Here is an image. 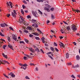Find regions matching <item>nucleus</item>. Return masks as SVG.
I'll use <instances>...</instances> for the list:
<instances>
[{
  "instance_id": "nucleus-1",
  "label": "nucleus",
  "mask_w": 80,
  "mask_h": 80,
  "mask_svg": "<svg viewBox=\"0 0 80 80\" xmlns=\"http://www.w3.org/2000/svg\"><path fill=\"white\" fill-rule=\"evenodd\" d=\"M1 63L2 64H4V65H5V63H7V64H9V62H8L5 61V60H0V65H1Z\"/></svg>"
},
{
  "instance_id": "nucleus-2",
  "label": "nucleus",
  "mask_w": 80,
  "mask_h": 80,
  "mask_svg": "<svg viewBox=\"0 0 80 80\" xmlns=\"http://www.w3.org/2000/svg\"><path fill=\"white\" fill-rule=\"evenodd\" d=\"M12 38L14 41H17V35L12 34Z\"/></svg>"
},
{
  "instance_id": "nucleus-3",
  "label": "nucleus",
  "mask_w": 80,
  "mask_h": 80,
  "mask_svg": "<svg viewBox=\"0 0 80 80\" xmlns=\"http://www.w3.org/2000/svg\"><path fill=\"white\" fill-rule=\"evenodd\" d=\"M72 29L73 30V31H74V32H75V31H76L77 30V28H76V26H75L74 25H72Z\"/></svg>"
},
{
  "instance_id": "nucleus-4",
  "label": "nucleus",
  "mask_w": 80,
  "mask_h": 80,
  "mask_svg": "<svg viewBox=\"0 0 80 80\" xmlns=\"http://www.w3.org/2000/svg\"><path fill=\"white\" fill-rule=\"evenodd\" d=\"M20 18L22 21L19 20V23H22L23 22V21L24 20V18H23L22 16H20Z\"/></svg>"
},
{
  "instance_id": "nucleus-5",
  "label": "nucleus",
  "mask_w": 80,
  "mask_h": 80,
  "mask_svg": "<svg viewBox=\"0 0 80 80\" xmlns=\"http://www.w3.org/2000/svg\"><path fill=\"white\" fill-rule=\"evenodd\" d=\"M0 25L1 27H5V26H6V27L8 26V25L7 24L5 23H1V24Z\"/></svg>"
},
{
  "instance_id": "nucleus-6",
  "label": "nucleus",
  "mask_w": 80,
  "mask_h": 80,
  "mask_svg": "<svg viewBox=\"0 0 80 80\" xmlns=\"http://www.w3.org/2000/svg\"><path fill=\"white\" fill-rule=\"evenodd\" d=\"M72 55V53H71L70 54L68 53H66V58H68V57H69V56L70 55Z\"/></svg>"
},
{
  "instance_id": "nucleus-7",
  "label": "nucleus",
  "mask_w": 80,
  "mask_h": 80,
  "mask_svg": "<svg viewBox=\"0 0 80 80\" xmlns=\"http://www.w3.org/2000/svg\"><path fill=\"white\" fill-rule=\"evenodd\" d=\"M59 44L60 45L61 48H62V47H63H63H65V46L64 45H63V44L62 42H60Z\"/></svg>"
},
{
  "instance_id": "nucleus-8",
  "label": "nucleus",
  "mask_w": 80,
  "mask_h": 80,
  "mask_svg": "<svg viewBox=\"0 0 80 80\" xmlns=\"http://www.w3.org/2000/svg\"><path fill=\"white\" fill-rule=\"evenodd\" d=\"M2 55L3 56V57L6 58V59H7V58L8 59H9V58H9V57H8L7 55H5V54H4V53H2Z\"/></svg>"
},
{
  "instance_id": "nucleus-9",
  "label": "nucleus",
  "mask_w": 80,
  "mask_h": 80,
  "mask_svg": "<svg viewBox=\"0 0 80 80\" xmlns=\"http://www.w3.org/2000/svg\"><path fill=\"white\" fill-rule=\"evenodd\" d=\"M29 50L30 51V52H34V50H33V48H29Z\"/></svg>"
},
{
  "instance_id": "nucleus-10",
  "label": "nucleus",
  "mask_w": 80,
  "mask_h": 80,
  "mask_svg": "<svg viewBox=\"0 0 80 80\" xmlns=\"http://www.w3.org/2000/svg\"><path fill=\"white\" fill-rule=\"evenodd\" d=\"M45 38L44 37H42L41 38V40H42V43H45Z\"/></svg>"
},
{
  "instance_id": "nucleus-11",
  "label": "nucleus",
  "mask_w": 80,
  "mask_h": 80,
  "mask_svg": "<svg viewBox=\"0 0 80 80\" xmlns=\"http://www.w3.org/2000/svg\"><path fill=\"white\" fill-rule=\"evenodd\" d=\"M8 47H9V48H11V49H12V50H13V46H12V45L10 44H9L8 45Z\"/></svg>"
},
{
  "instance_id": "nucleus-12",
  "label": "nucleus",
  "mask_w": 80,
  "mask_h": 80,
  "mask_svg": "<svg viewBox=\"0 0 80 80\" xmlns=\"http://www.w3.org/2000/svg\"><path fill=\"white\" fill-rule=\"evenodd\" d=\"M15 12H12V15L13 17H14V18H15L16 17V15H15Z\"/></svg>"
},
{
  "instance_id": "nucleus-13",
  "label": "nucleus",
  "mask_w": 80,
  "mask_h": 80,
  "mask_svg": "<svg viewBox=\"0 0 80 80\" xmlns=\"http://www.w3.org/2000/svg\"><path fill=\"white\" fill-rule=\"evenodd\" d=\"M72 68H78L79 67V65L78 64H77V65L74 66L73 65L72 67Z\"/></svg>"
},
{
  "instance_id": "nucleus-14",
  "label": "nucleus",
  "mask_w": 80,
  "mask_h": 80,
  "mask_svg": "<svg viewBox=\"0 0 80 80\" xmlns=\"http://www.w3.org/2000/svg\"><path fill=\"white\" fill-rule=\"evenodd\" d=\"M32 34L34 35H36V36H38L39 35V34L37 32H33L32 33Z\"/></svg>"
},
{
  "instance_id": "nucleus-15",
  "label": "nucleus",
  "mask_w": 80,
  "mask_h": 80,
  "mask_svg": "<svg viewBox=\"0 0 80 80\" xmlns=\"http://www.w3.org/2000/svg\"><path fill=\"white\" fill-rule=\"evenodd\" d=\"M37 31H38V32H40V33H41V34H42V35H43V33H42V31H40V30L38 28L37 29Z\"/></svg>"
},
{
  "instance_id": "nucleus-16",
  "label": "nucleus",
  "mask_w": 80,
  "mask_h": 80,
  "mask_svg": "<svg viewBox=\"0 0 80 80\" xmlns=\"http://www.w3.org/2000/svg\"><path fill=\"white\" fill-rule=\"evenodd\" d=\"M44 10H47L48 12H50V11L49 9L46 7H44Z\"/></svg>"
},
{
  "instance_id": "nucleus-17",
  "label": "nucleus",
  "mask_w": 80,
  "mask_h": 80,
  "mask_svg": "<svg viewBox=\"0 0 80 80\" xmlns=\"http://www.w3.org/2000/svg\"><path fill=\"white\" fill-rule=\"evenodd\" d=\"M31 22L32 23H35L37 22V20H35L34 19H32L31 20Z\"/></svg>"
},
{
  "instance_id": "nucleus-18",
  "label": "nucleus",
  "mask_w": 80,
  "mask_h": 80,
  "mask_svg": "<svg viewBox=\"0 0 80 80\" xmlns=\"http://www.w3.org/2000/svg\"><path fill=\"white\" fill-rule=\"evenodd\" d=\"M38 12L39 13V14H40V15H43V13H42V12H41V11L40 10H38Z\"/></svg>"
},
{
  "instance_id": "nucleus-19",
  "label": "nucleus",
  "mask_w": 80,
  "mask_h": 80,
  "mask_svg": "<svg viewBox=\"0 0 80 80\" xmlns=\"http://www.w3.org/2000/svg\"><path fill=\"white\" fill-rule=\"evenodd\" d=\"M35 51H36V52H37L38 53V52H40V50H39V49H38L37 48H36L35 49Z\"/></svg>"
},
{
  "instance_id": "nucleus-20",
  "label": "nucleus",
  "mask_w": 80,
  "mask_h": 80,
  "mask_svg": "<svg viewBox=\"0 0 80 80\" xmlns=\"http://www.w3.org/2000/svg\"><path fill=\"white\" fill-rule=\"evenodd\" d=\"M24 41H25V42H26V43H28V40L27 39L25 38Z\"/></svg>"
},
{
  "instance_id": "nucleus-21",
  "label": "nucleus",
  "mask_w": 80,
  "mask_h": 80,
  "mask_svg": "<svg viewBox=\"0 0 80 80\" xmlns=\"http://www.w3.org/2000/svg\"><path fill=\"white\" fill-rule=\"evenodd\" d=\"M76 58H77V60H80V56H79L78 55H77L76 56Z\"/></svg>"
},
{
  "instance_id": "nucleus-22",
  "label": "nucleus",
  "mask_w": 80,
  "mask_h": 80,
  "mask_svg": "<svg viewBox=\"0 0 80 80\" xmlns=\"http://www.w3.org/2000/svg\"><path fill=\"white\" fill-rule=\"evenodd\" d=\"M28 65H27V64L25 63L24 64H22V67H26L27 68V66H28Z\"/></svg>"
},
{
  "instance_id": "nucleus-23",
  "label": "nucleus",
  "mask_w": 80,
  "mask_h": 80,
  "mask_svg": "<svg viewBox=\"0 0 80 80\" xmlns=\"http://www.w3.org/2000/svg\"><path fill=\"white\" fill-rule=\"evenodd\" d=\"M48 57H49V58H50L52 60H53V58H52V56H51L50 55H48Z\"/></svg>"
},
{
  "instance_id": "nucleus-24",
  "label": "nucleus",
  "mask_w": 80,
  "mask_h": 80,
  "mask_svg": "<svg viewBox=\"0 0 80 80\" xmlns=\"http://www.w3.org/2000/svg\"><path fill=\"white\" fill-rule=\"evenodd\" d=\"M9 3L11 7V8H12V7H13V6H12V3L11 2H9Z\"/></svg>"
},
{
  "instance_id": "nucleus-25",
  "label": "nucleus",
  "mask_w": 80,
  "mask_h": 80,
  "mask_svg": "<svg viewBox=\"0 0 80 80\" xmlns=\"http://www.w3.org/2000/svg\"><path fill=\"white\" fill-rule=\"evenodd\" d=\"M67 30H68V31L70 30V26H67L66 28Z\"/></svg>"
},
{
  "instance_id": "nucleus-26",
  "label": "nucleus",
  "mask_w": 80,
  "mask_h": 80,
  "mask_svg": "<svg viewBox=\"0 0 80 80\" xmlns=\"http://www.w3.org/2000/svg\"><path fill=\"white\" fill-rule=\"evenodd\" d=\"M51 18L52 20H53V19L55 18V17L54 16H53V15L52 14L51 15Z\"/></svg>"
},
{
  "instance_id": "nucleus-27",
  "label": "nucleus",
  "mask_w": 80,
  "mask_h": 80,
  "mask_svg": "<svg viewBox=\"0 0 80 80\" xmlns=\"http://www.w3.org/2000/svg\"><path fill=\"white\" fill-rule=\"evenodd\" d=\"M21 12L22 15H24V11L22 9L21 10Z\"/></svg>"
},
{
  "instance_id": "nucleus-28",
  "label": "nucleus",
  "mask_w": 80,
  "mask_h": 80,
  "mask_svg": "<svg viewBox=\"0 0 80 80\" xmlns=\"http://www.w3.org/2000/svg\"><path fill=\"white\" fill-rule=\"evenodd\" d=\"M50 49L51 51H52V52H53L54 51V48H52V47H50Z\"/></svg>"
},
{
  "instance_id": "nucleus-29",
  "label": "nucleus",
  "mask_w": 80,
  "mask_h": 80,
  "mask_svg": "<svg viewBox=\"0 0 80 80\" xmlns=\"http://www.w3.org/2000/svg\"><path fill=\"white\" fill-rule=\"evenodd\" d=\"M60 31L62 33H63L65 32L64 31H65V30H64V29H61Z\"/></svg>"
},
{
  "instance_id": "nucleus-30",
  "label": "nucleus",
  "mask_w": 80,
  "mask_h": 80,
  "mask_svg": "<svg viewBox=\"0 0 80 80\" xmlns=\"http://www.w3.org/2000/svg\"><path fill=\"white\" fill-rule=\"evenodd\" d=\"M28 28L29 30H32V29H33V28H32V27H29Z\"/></svg>"
},
{
  "instance_id": "nucleus-31",
  "label": "nucleus",
  "mask_w": 80,
  "mask_h": 80,
  "mask_svg": "<svg viewBox=\"0 0 80 80\" xmlns=\"http://www.w3.org/2000/svg\"><path fill=\"white\" fill-rule=\"evenodd\" d=\"M9 29L11 30H12V31H14V29H13V28L12 27H9Z\"/></svg>"
},
{
  "instance_id": "nucleus-32",
  "label": "nucleus",
  "mask_w": 80,
  "mask_h": 80,
  "mask_svg": "<svg viewBox=\"0 0 80 80\" xmlns=\"http://www.w3.org/2000/svg\"><path fill=\"white\" fill-rule=\"evenodd\" d=\"M7 38H8V42H10V38L9 37H8Z\"/></svg>"
},
{
  "instance_id": "nucleus-33",
  "label": "nucleus",
  "mask_w": 80,
  "mask_h": 80,
  "mask_svg": "<svg viewBox=\"0 0 80 80\" xmlns=\"http://www.w3.org/2000/svg\"><path fill=\"white\" fill-rule=\"evenodd\" d=\"M12 77H15V75L14 74H13V73H12V75H11Z\"/></svg>"
},
{
  "instance_id": "nucleus-34",
  "label": "nucleus",
  "mask_w": 80,
  "mask_h": 80,
  "mask_svg": "<svg viewBox=\"0 0 80 80\" xmlns=\"http://www.w3.org/2000/svg\"><path fill=\"white\" fill-rule=\"evenodd\" d=\"M22 2L23 3H25V4H27V2H26V1H25V0L23 1Z\"/></svg>"
},
{
  "instance_id": "nucleus-35",
  "label": "nucleus",
  "mask_w": 80,
  "mask_h": 80,
  "mask_svg": "<svg viewBox=\"0 0 80 80\" xmlns=\"http://www.w3.org/2000/svg\"><path fill=\"white\" fill-rule=\"evenodd\" d=\"M35 38L38 40H40V38L38 37H35Z\"/></svg>"
},
{
  "instance_id": "nucleus-36",
  "label": "nucleus",
  "mask_w": 80,
  "mask_h": 80,
  "mask_svg": "<svg viewBox=\"0 0 80 80\" xmlns=\"http://www.w3.org/2000/svg\"><path fill=\"white\" fill-rule=\"evenodd\" d=\"M29 36L30 37L32 38L33 37V35L30 34L29 35Z\"/></svg>"
},
{
  "instance_id": "nucleus-37",
  "label": "nucleus",
  "mask_w": 80,
  "mask_h": 80,
  "mask_svg": "<svg viewBox=\"0 0 80 80\" xmlns=\"http://www.w3.org/2000/svg\"><path fill=\"white\" fill-rule=\"evenodd\" d=\"M55 9V8H51L50 10H51V11H53V10H54V9Z\"/></svg>"
},
{
  "instance_id": "nucleus-38",
  "label": "nucleus",
  "mask_w": 80,
  "mask_h": 80,
  "mask_svg": "<svg viewBox=\"0 0 80 80\" xmlns=\"http://www.w3.org/2000/svg\"><path fill=\"white\" fill-rule=\"evenodd\" d=\"M7 47V46L6 45H4L3 46V48L4 50H5V47Z\"/></svg>"
},
{
  "instance_id": "nucleus-39",
  "label": "nucleus",
  "mask_w": 80,
  "mask_h": 80,
  "mask_svg": "<svg viewBox=\"0 0 80 80\" xmlns=\"http://www.w3.org/2000/svg\"><path fill=\"white\" fill-rule=\"evenodd\" d=\"M25 78L26 79H30V78L28 76H25Z\"/></svg>"
},
{
  "instance_id": "nucleus-40",
  "label": "nucleus",
  "mask_w": 80,
  "mask_h": 80,
  "mask_svg": "<svg viewBox=\"0 0 80 80\" xmlns=\"http://www.w3.org/2000/svg\"><path fill=\"white\" fill-rule=\"evenodd\" d=\"M45 6H46V7H48V8H49V7H50L48 4H45Z\"/></svg>"
},
{
  "instance_id": "nucleus-41",
  "label": "nucleus",
  "mask_w": 80,
  "mask_h": 80,
  "mask_svg": "<svg viewBox=\"0 0 80 80\" xmlns=\"http://www.w3.org/2000/svg\"><path fill=\"white\" fill-rule=\"evenodd\" d=\"M55 50L56 51V52H58L59 51V50H58V49H57V48H55Z\"/></svg>"
},
{
  "instance_id": "nucleus-42",
  "label": "nucleus",
  "mask_w": 80,
  "mask_h": 80,
  "mask_svg": "<svg viewBox=\"0 0 80 80\" xmlns=\"http://www.w3.org/2000/svg\"><path fill=\"white\" fill-rule=\"evenodd\" d=\"M3 75L4 76V77H6V78H9L6 75V74H5L4 73Z\"/></svg>"
},
{
  "instance_id": "nucleus-43",
  "label": "nucleus",
  "mask_w": 80,
  "mask_h": 80,
  "mask_svg": "<svg viewBox=\"0 0 80 80\" xmlns=\"http://www.w3.org/2000/svg\"><path fill=\"white\" fill-rule=\"evenodd\" d=\"M35 27H36V28H38V26L37 24H35Z\"/></svg>"
},
{
  "instance_id": "nucleus-44",
  "label": "nucleus",
  "mask_w": 80,
  "mask_h": 80,
  "mask_svg": "<svg viewBox=\"0 0 80 80\" xmlns=\"http://www.w3.org/2000/svg\"><path fill=\"white\" fill-rule=\"evenodd\" d=\"M71 77H72V78H76L75 76L73 75H72L71 76Z\"/></svg>"
},
{
  "instance_id": "nucleus-45",
  "label": "nucleus",
  "mask_w": 80,
  "mask_h": 80,
  "mask_svg": "<svg viewBox=\"0 0 80 80\" xmlns=\"http://www.w3.org/2000/svg\"><path fill=\"white\" fill-rule=\"evenodd\" d=\"M22 7L23 9H24V8H26V7L23 5H22Z\"/></svg>"
},
{
  "instance_id": "nucleus-46",
  "label": "nucleus",
  "mask_w": 80,
  "mask_h": 80,
  "mask_svg": "<svg viewBox=\"0 0 80 80\" xmlns=\"http://www.w3.org/2000/svg\"><path fill=\"white\" fill-rule=\"evenodd\" d=\"M0 35L2 36V37H4V35L2 34V32H0Z\"/></svg>"
},
{
  "instance_id": "nucleus-47",
  "label": "nucleus",
  "mask_w": 80,
  "mask_h": 80,
  "mask_svg": "<svg viewBox=\"0 0 80 80\" xmlns=\"http://www.w3.org/2000/svg\"><path fill=\"white\" fill-rule=\"evenodd\" d=\"M52 54V52H48L47 53V55H49V54Z\"/></svg>"
},
{
  "instance_id": "nucleus-48",
  "label": "nucleus",
  "mask_w": 80,
  "mask_h": 80,
  "mask_svg": "<svg viewBox=\"0 0 80 80\" xmlns=\"http://www.w3.org/2000/svg\"><path fill=\"white\" fill-rule=\"evenodd\" d=\"M20 43H23L24 44V43H25V42L23 41H20Z\"/></svg>"
},
{
  "instance_id": "nucleus-49",
  "label": "nucleus",
  "mask_w": 80,
  "mask_h": 80,
  "mask_svg": "<svg viewBox=\"0 0 80 80\" xmlns=\"http://www.w3.org/2000/svg\"><path fill=\"white\" fill-rule=\"evenodd\" d=\"M76 12H80V10H79L78 9H76L75 10Z\"/></svg>"
},
{
  "instance_id": "nucleus-50",
  "label": "nucleus",
  "mask_w": 80,
  "mask_h": 80,
  "mask_svg": "<svg viewBox=\"0 0 80 80\" xmlns=\"http://www.w3.org/2000/svg\"><path fill=\"white\" fill-rule=\"evenodd\" d=\"M30 65H33V66H35V64L33 63H31L30 64Z\"/></svg>"
},
{
  "instance_id": "nucleus-51",
  "label": "nucleus",
  "mask_w": 80,
  "mask_h": 80,
  "mask_svg": "<svg viewBox=\"0 0 80 80\" xmlns=\"http://www.w3.org/2000/svg\"><path fill=\"white\" fill-rule=\"evenodd\" d=\"M24 32H25V33H28V31H27V30H24Z\"/></svg>"
},
{
  "instance_id": "nucleus-52",
  "label": "nucleus",
  "mask_w": 80,
  "mask_h": 80,
  "mask_svg": "<svg viewBox=\"0 0 80 80\" xmlns=\"http://www.w3.org/2000/svg\"><path fill=\"white\" fill-rule=\"evenodd\" d=\"M72 65V63L71 62L68 63V65Z\"/></svg>"
},
{
  "instance_id": "nucleus-53",
  "label": "nucleus",
  "mask_w": 80,
  "mask_h": 80,
  "mask_svg": "<svg viewBox=\"0 0 80 80\" xmlns=\"http://www.w3.org/2000/svg\"><path fill=\"white\" fill-rule=\"evenodd\" d=\"M54 46H57V43H55V42H54Z\"/></svg>"
},
{
  "instance_id": "nucleus-54",
  "label": "nucleus",
  "mask_w": 80,
  "mask_h": 80,
  "mask_svg": "<svg viewBox=\"0 0 80 80\" xmlns=\"http://www.w3.org/2000/svg\"><path fill=\"white\" fill-rule=\"evenodd\" d=\"M31 17L29 15H28L27 16V18H30Z\"/></svg>"
},
{
  "instance_id": "nucleus-55",
  "label": "nucleus",
  "mask_w": 80,
  "mask_h": 80,
  "mask_svg": "<svg viewBox=\"0 0 80 80\" xmlns=\"http://www.w3.org/2000/svg\"><path fill=\"white\" fill-rule=\"evenodd\" d=\"M7 17H10V14H8L7 15Z\"/></svg>"
},
{
  "instance_id": "nucleus-56",
  "label": "nucleus",
  "mask_w": 80,
  "mask_h": 80,
  "mask_svg": "<svg viewBox=\"0 0 80 80\" xmlns=\"http://www.w3.org/2000/svg\"><path fill=\"white\" fill-rule=\"evenodd\" d=\"M40 51L42 52V53H44V52H43V50H42V49H41L40 50Z\"/></svg>"
},
{
  "instance_id": "nucleus-57",
  "label": "nucleus",
  "mask_w": 80,
  "mask_h": 80,
  "mask_svg": "<svg viewBox=\"0 0 80 80\" xmlns=\"http://www.w3.org/2000/svg\"><path fill=\"white\" fill-rule=\"evenodd\" d=\"M12 73H13L11 72L10 73H9V74H8V75H11V76H12Z\"/></svg>"
},
{
  "instance_id": "nucleus-58",
  "label": "nucleus",
  "mask_w": 80,
  "mask_h": 80,
  "mask_svg": "<svg viewBox=\"0 0 80 80\" xmlns=\"http://www.w3.org/2000/svg\"><path fill=\"white\" fill-rule=\"evenodd\" d=\"M7 4L8 6V7H10V4H9V3L8 2H7Z\"/></svg>"
},
{
  "instance_id": "nucleus-59",
  "label": "nucleus",
  "mask_w": 80,
  "mask_h": 80,
  "mask_svg": "<svg viewBox=\"0 0 80 80\" xmlns=\"http://www.w3.org/2000/svg\"><path fill=\"white\" fill-rule=\"evenodd\" d=\"M65 24H66V25H68V23H67L65 21H63V22Z\"/></svg>"
},
{
  "instance_id": "nucleus-60",
  "label": "nucleus",
  "mask_w": 80,
  "mask_h": 80,
  "mask_svg": "<svg viewBox=\"0 0 80 80\" xmlns=\"http://www.w3.org/2000/svg\"><path fill=\"white\" fill-rule=\"evenodd\" d=\"M13 12H14L13 13H15L16 14H17V13L16 12V11H15V10H14L13 11Z\"/></svg>"
},
{
  "instance_id": "nucleus-61",
  "label": "nucleus",
  "mask_w": 80,
  "mask_h": 80,
  "mask_svg": "<svg viewBox=\"0 0 80 80\" xmlns=\"http://www.w3.org/2000/svg\"><path fill=\"white\" fill-rule=\"evenodd\" d=\"M19 65H20V66H22V67L23 66V64L21 63H20L19 64Z\"/></svg>"
},
{
  "instance_id": "nucleus-62",
  "label": "nucleus",
  "mask_w": 80,
  "mask_h": 80,
  "mask_svg": "<svg viewBox=\"0 0 80 80\" xmlns=\"http://www.w3.org/2000/svg\"><path fill=\"white\" fill-rule=\"evenodd\" d=\"M24 58L25 59V60H27V57L24 56Z\"/></svg>"
},
{
  "instance_id": "nucleus-63",
  "label": "nucleus",
  "mask_w": 80,
  "mask_h": 80,
  "mask_svg": "<svg viewBox=\"0 0 80 80\" xmlns=\"http://www.w3.org/2000/svg\"><path fill=\"white\" fill-rule=\"evenodd\" d=\"M26 13H28V10H25L24 11Z\"/></svg>"
},
{
  "instance_id": "nucleus-64",
  "label": "nucleus",
  "mask_w": 80,
  "mask_h": 80,
  "mask_svg": "<svg viewBox=\"0 0 80 80\" xmlns=\"http://www.w3.org/2000/svg\"><path fill=\"white\" fill-rule=\"evenodd\" d=\"M78 77H79V78H80V75H77Z\"/></svg>"
}]
</instances>
